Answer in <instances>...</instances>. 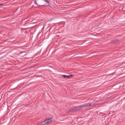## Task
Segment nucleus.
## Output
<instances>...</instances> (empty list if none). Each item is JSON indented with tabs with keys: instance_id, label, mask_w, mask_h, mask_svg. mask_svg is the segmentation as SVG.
Wrapping results in <instances>:
<instances>
[{
	"instance_id": "nucleus-3",
	"label": "nucleus",
	"mask_w": 125,
	"mask_h": 125,
	"mask_svg": "<svg viewBox=\"0 0 125 125\" xmlns=\"http://www.w3.org/2000/svg\"><path fill=\"white\" fill-rule=\"evenodd\" d=\"M63 78H66L67 79H69V78H71V77H73V75H63Z\"/></svg>"
},
{
	"instance_id": "nucleus-4",
	"label": "nucleus",
	"mask_w": 125,
	"mask_h": 125,
	"mask_svg": "<svg viewBox=\"0 0 125 125\" xmlns=\"http://www.w3.org/2000/svg\"><path fill=\"white\" fill-rule=\"evenodd\" d=\"M35 3L36 4H37V2H35Z\"/></svg>"
},
{
	"instance_id": "nucleus-2",
	"label": "nucleus",
	"mask_w": 125,
	"mask_h": 125,
	"mask_svg": "<svg viewBox=\"0 0 125 125\" xmlns=\"http://www.w3.org/2000/svg\"><path fill=\"white\" fill-rule=\"evenodd\" d=\"M51 121H52L51 118L45 120L44 123H45V124H48V123H50Z\"/></svg>"
},
{
	"instance_id": "nucleus-1",
	"label": "nucleus",
	"mask_w": 125,
	"mask_h": 125,
	"mask_svg": "<svg viewBox=\"0 0 125 125\" xmlns=\"http://www.w3.org/2000/svg\"><path fill=\"white\" fill-rule=\"evenodd\" d=\"M93 105V104H83L81 105H79L78 106H76L75 107H73L71 108V111L73 112V111H79V110H81L82 108H84V107H89V106Z\"/></svg>"
}]
</instances>
